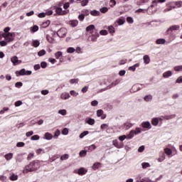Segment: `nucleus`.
I'll return each instance as SVG.
<instances>
[{
  "label": "nucleus",
  "mask_w": 182,
  "mask_h": 182,
  "mask_svg": "<svg viewBox=\"0 0 182 182\" xmlns=\"http://www.w3.org/2000/svg\"><path fill=\"white\" fill-rule=\"evenodd\" d=\"M41 167V164H39V161H33L29 164V165L26 166V167L23 170V173L26 174V173H29L31 171H36L38 168Z\"/></svg>",
  "instance_id": "obj_1"
},
{
  "label": "nucleus",
  "mask_w": 182,
  "mask_h": 182,
  "mask_svg": "<svg viewBox=\"0 0 182 182\" xmlns=\"http://www.w3.org/2000/svg\"><path fill=\"white\" fill-rule=\"evenodd\" d=\"M3 36L7 43L14 42V41H15V33H4Z\"/></svg>",
  "instance_id": "obj_2"
},
{
  "label": "nucleus",
  "mask_w": 182,
  "mask_h": 182,
  "mask_svg": "<svg viewBox=\"0 0 182 182\" xmlns=\"http://www.w3.org/2000/svg\"><path fill=\"white\" fill-rule=\"evenodd\" d=\"M56 33L59 38H64V36H66V33H68V30L65 28H61Z\"/></svg>",
  "instance_id": "obj_3"
},
{
  "label": "nucleus",
  "mask_w": 182,
  "mask_h": 182,
  "mask_svg": "<svg viewBox=\"0 0 182 182\" xmlns=\"http://www.w3.org/2000/svg\"><path fill=\"white\" fill-rule=\"evenodd\" d=\"M11 62L13 63L14 66H17V65L22 63V60H18L16 55L11 58Z\"/></svg>",
  "instance_id": "obj_4"
},
{
  "label": "nucleus",
  "mask_w": 182,
  "mask_h": 182,
  "mask_svg": "<svg viewBox=\"0 0 182 182\" xmlns=\"http://www.w3.org/2000/svg\"><path fill=\"white\" fill-rule=\"evenodd\" d=\"M86 31L90 32V33L92 35V33H95V32H97V30L95 27V25L91 24L86 28Z\"/></svg>",
  "instance_id": "obj_5"
},
{
  "label": "nucleus",
  "mask_w": 182,
  "mask_h": 182,
  "mask_svg": "<svg viewBox=\"0 0 182 182\" xmlns=\"http://www.w3.org/2000/svg\"><path fill=\"white\" fill-rule=\"evenodd\" d=\"M178 29H180L179 25H173L168 28L167 32L168 33H171L173 31H178Z\"/></svg>",
  "instance_id": "obj_6"
},
{
  "label": "nucleus",
  "mask_w": 182,
  "mask_h": 182,
  "mask_svg": "<svg viewBox=\"0 0 182 182\" xmlns=\"http://www.w3.org/2000/svg\"><path fill=\"white\" fill-rule=\"evenodd\" d=\"M100 35L97 31H95V33H92L91 34V41L92 42H96L97 41V38H99Z\"/></svg>",
  "instance_id": "obj_7"
},
{
  "label": "nucleus",
  "mask_w": 182,
  "mask_h": 182,
  "mask_svg": "<svg viewBox=\"0 0 182 182\" xmlns=\"http://www.w3.org/2000/svg\"><path fill=\"white\" fill-rule=\"evenodd\" d=\"M97 117H101L102 120H105V119H106V114H104L103 110L102 109H98L97 111Z\"/></svg>",
  "instance_id": "obj_8"
},
{
  "label": "nucleus",
  "mask_w": 182,
  "mask_h": 182,
  "mask_svg": "<svg viewBox=\"0 0 182 182\" xmlns=\"http://www.w3.org/2000/svg\"><path fill=\"white\" fill-rule=\"evenodd\" d=\"M55 12L58 15H66V14H68V11H63L60 7H57L55 9Z\"/></svg>",
  "instance_id": "obj_9"
},
{
  "label": "nucleus",
  "mask_w": 182,
  "mask_h": 182,
  "mask_svg": "<svg viewBox=\"0 0 182 182\" xmlns=\"http://www.w3.org/2000/svg\"><path fill=\"white\" fill-rule=\"evenodd\" d=\"M136 131L134 130H131L129 133V134L127 135V140H130L132 139H133L134 137V136H136Z\"/></svg>",
  "instance_id": "obj_10"
},
{
  "label": "nucleus",
  "mask_w": 182,
  "mask_h": 182,
  "mask_svg": "<svg viewBox=\"0 0 182 182\" xmlns=\"http://www.w3.org/2000/svg\"><path fill=\"white\" fill-rule=\"evenodd\" d=\"M132 89L134 90V92H137L139 90H141L143 89V85L141 84H136L132 87Z\"/></svg>",
  "instance_id": "obj_11"
},
{
  "label": "nucleus",
  "mask_w": 182,
  "mask_h": 182,
  "mask_svg": "<svg viewBox=\"0 0 182 182\" xmlns=\"http://www.w3.org/2000/svg\"><path fill=\"white\" fill-rule=\"evenodd\" d=\"M26 70H25V68H23L20 71H16V76H25L26 75Z\"/></svg>",
  "instance_id": "obj_12"
},
{
  "label": "nucleus",
  "mask_w": 182,
  "mask_h": 182,
  "mask_svg": "<svg viewBox=\"0 0 182 182\" xmlns=\"http://www.w3.org/2000/svg\"><path fill=\"white\" fill-rule=\"evenodd\" d=\"M141 126L144 127V129H151V124H150V122H142Z\"/></svg>",
  "instance_id": "obj_13"
},
{
  "label": "nucleus",
  "mask_w": 182,
  "mask_h": 182,
  "mask_svg": "<svg viewBox=\"0 0 182 182\" xmlns=\"http://www.w3.org/2000/svg\"><path fill=\"white\" fill-rule=\"evenodd\" d=\"M4 159L7 161H9V160H12L14 159V154L13 153H9L4 155Z\"/></svg>",
  "instance_id": "obj_14"
},
{
  "label": "nucleus",
  "mask_w": 182,
  "mask_h": 182,
  "mask_svg": "<svg viewBox=\"0 0 182 182\" xmlns=\"http://www.w3.org/2000/svg\"><path fill=\"white\" fill-rule=\"evenodd\" d=\"M69 97H70V95H69V93L68 92H63L61 94L60 98L63 100H66L68 99H69Z\"/></svg>",
  "instance_id": "obj_15"
},
{
  "label": "nucleus",
  "mask_w": 182,
  "mask_h": 182,
  "mask_svg": "<svg viewBox=\"0 0 182 182\" xmlns=\"http://www.w3.org/2000/svg\"><path fill=\"white\" fill-rule=\"evenodd\" d=\"M112 144H113V146H114V147H117V149H122L123 147V145L119 144L117 139L113 140Z\"/></svg>",
  "instance_id": "obj_16"
},
{
  "label": "nucleus",
  "mask_w": 182,
  "mask_h": 182,
  "mask_svg": "<svg viewBox=\"0 0 182 182\" xmlns=\"http://www.w3.org/2000/svg\"><path fill=\"white\" fill-rule=\"evenodd\" d=\"M78 24H79V21L77 20L70 21V26H73V28H75V26H77Z\"/></svg>",
  "instance_id": "obj_17"
},
{
  "label": "nucleus",
  "mask_w": 182,
  "mask_h": 182,
  "mask_svg": "<svg viewBox=\"0 0 182 182\" xmlns=\"http://www.w3.org/2000/svg\"><path fill=\"white\" fill-rule=\"evenodd\" d=\"M85 122H86V123H87L90 126H93V124H95V119H92V118L86 119Z\"/></svg>",
  "instance_id": "obj_18"
},
{
  "label": "nucleus",
  "mask_w": 182,
  "mask_h": 182,
  "mask_svg": "<svg viewBox=\"0 0 182 182\" xmlns=\"http://www.w3.org/2000/svg\"><path fill=\"white\" fill-rule=\"evenodd\" d=\"M172 75H173V72H171V70H168L164 73L163 77L165 78H168V77H170V76H172Z\"/></svg>",
  "instance_id": "obj_19"
},
{
  "label": "nucleus",
  "mask_w": 182,
  "mask_h": 182,
  "mask_svg": "<svg viewBox=\"0 0 182 182\" xmlns=\"http://www.w3.org/2000/svg\"><path fill=\"white\" fill-rule=\"evenodd\" d=\"M85 173H87V171L84 168H80L77 171V174H79V176H83Z\"/></svg>",
  "instance_id": "obj_20"
},
{
  "label": "nucleus",
  "mask_w": 182,
  "mask_h": 182,
  "mask_svg": "<svg viewBox=\"0 0 182 182\" xmlns=\"http://www.w3.org/2000/svg\"><path fill=\"white\" fill-rule=\"evenodd\" d=\"M53 138V136L52 135V134H50L49 132H46L45 134V139L46 140H52Z\"/></svg>",
  "instance_id": "obj_21"
},
{
  "label": "nucleus",
  "mask_w": 182,
  "mask_h": 182,
  "mask_svg": "<svg viewBox=\"0 0 182 182\" xmlns=\"http://www.w3.org/2000/svg\"><path fill=\"white\" fill-rule=\"evenodd\" d=\"M162 117L163 119H165V120H171V119H174V117H176V114L165 115Z\"/></svg>",
  "instance_id": "obj_22"
},
{
  "label": "nucleus",
  "mask_w": 182,
  "mask_h": 182,
  "mask_svg": "<svg viewBox=\"0 0 182 182\" xmlns=\"http://www.w3.org/2000/svg\"><path fill=\"white\" fill-rule=\"evenodd\" d=\"M156 43L157 45H164V43H166V39L159 38V39L156 40Z\"/></svg>",
  "instance_id": "obj_23"
},
{
  "label": "nucleus",
  "mask_w": 182,
  "mask_h": 182,
  "mask_svg": "<svg viewBox=\"0 0 182 182\" xmlns=\"http://www.w3.org/2000/svg\"><path fill=\"white\" fill-rule=\"evenodd\" d=\"M143 59H144V63H146V65H149V63H150V57H149L148 55H144Z\"/></svg>",
  "instance_id": "obj_24"
},
{
  "label": "nucleus",
  "mask_w": 182,
  "mask_h": 182,
  "mask_svg": "<svg viewBox=\"0 0 182 182\" xmlns=\"http://www.w3.org/2000/svg\"><path fill=\"white\" fill-rule=\"evenodd\" d=\"M90 14L92 16H99V15H100V12L99 11L97 10H92L90 11Z\"/></svg>",
  "instance_id": "obj_25"
},
{
  "label": "nucleus",
  "mask_w": 182,
  "mask_h": 182,
  "mask_svg": "<svg viewBox=\"0 0 182 182\" xmlns=\"http://www.w3.org/2000/svg\"><path fill=\"white\" fill-rule=\"evenodd\" d=\"M145 102H151L153 100V95H149L144 97Z\"/></svg>",
  "instance_id": "obj_26"
},
{
  "label": "nucleus",
  "mask_w": 182,
  "mask_h": 182,
  "mask_svg": "<svg viewBox=\"0 0 182 182\" xmlns=\"http://www.w3.org/2000/svg\"><path fill=\"white\" fill-rule=\"evenodd\" d=\"M164 160H166V154L164 152H162V155H161V156L158 159V161L161 163V161H164Z\"/></svg>",
  "instance_id": "obj_27"
},
{
  "label": "nucleus",
  "mask_w": 182,
  "mask_h": 182,
  "mask_svg": "<svg viewBox=\"0 0 182 182\" xmlns=\"http://www.w3.org/2000/svg\"><path fill=\"white\" fill-rule=\"evenodd\" d=\"M132 127H133V124L132 123L127 122L124 124V129H126V130H129V129H130Z\"/></svg>",
  "instance_id": "obj_28"
},
{
  "label": "nucleus",
  "mask_w": 182,
  "mask_h": 182,
  "mask_svg": "<svg viewBox=\"0 0 182 182\" xmlns=\"http://www.w3.org/2000/svg\"><path fill=\"white\" fill-rule=\"evenodd\" d=\"M39 27L38 26H34L30 28L31 32L33 33H35V32H37L38 31Z\"/></svg>",
  "instance_id": "obj_29"
},
{
  "label": "nucleus",
  "mask_w": 182,
  "mask_h": 182,
  "mask_svg": "<svg viewBox=\"0 0 182 182\" xmlns=\"http://www.w3.org/2000/svg\"><path fill=\"white\" fill-rule=\"evenodd\" d=\"M164 151L167 156H171V154H173V151H171L169 148H166Z\"/></svg>",
  "instance_id": "obj_30"
},
{
  "label": "nucleus",
  "mask_w": 182,
  "mask_h": 182,
  "mask_svg": "<svg viewBox=\"0 0 182 182\" xmlns=\"http://www.w3.org/2000/svg\"><path fill=\"white\" fill-rule=\"evenodd\" d=\"M41 45V43L38 40H34L33 41V46L34 48H38Z\"/></svg>",
  "instance_id": "obj_31"
},
{
  "label": "nucleus",
  "mask_w": 182,
  "mask_h": 182,
  "mask_svg": "<svg viewBox=\"0 0 182 182\" xmlns=\"http://www.w3.org/2000/svg\"><path fill=\"white\" fill-rule=\"evenodd\" d=\"M10 180L11 181H16V180H18V175H15V173H13L11 176H10Z\"/></svg>",
  "instance_id": "obj_32"
},
{
  "label": "nucleus",
  "mask_w": 182,
  "mask_h": 182,
  "mask_svg": "<svg viewBox=\"0 0 182 182\" xmlns=\"http://www.w3.org/2000/svg\"><path fill=\"white\" fill-rule=\"evenodd\" d=\"M49 25H50V21H47L44 23H42L41 26L42 28H48V26H49Z\"/></svg>",
  "instance_id": "obj_33"
},
{
  "label": "nucleus",
  "mask_w": 182,
  "mask_h": 182,
  "mask_svg": "<svg viewBox=\"0 0 182 182\" xmlns=\"http://www.w3.org/2000/svg\"><path fill=\"white\" fill-rule=\"evenodd\" d=\"M141 167H142V168H147L150 167V164L149 162H143L141 164Z\"/></svg>",
  "instance_id": "obj_34"
},
{
  "label": "nucleus",
  "mask_w": 182,
  "mask_h": 182,
  "mask_svg": "<svg viewBox=\"0 0 182 182\" xmlns=\"http://www.w3.org/2000/svg\"><path fill=\"white\" fill-rule=\"evenodd\" d=\"M58 113V114H61V116H66L67 112L66 109H60Z\"/></svg>",
  "instance_id": "obj_35"
},
{
  "label": "nucleus",
  "mask_w": 182,
  "mask_h": 182,
  "mask_svg": "<svg viewBox=\"0 0 182 182\" xmlns=\"http://www.w3.org/2000/svg\"><path fill=\"white\" fill-rule=\"evenodd\" d=\"M87 134H89V131H84L80 134V139H83L85 136H87Z\"/></svg>",
  "instance_id": "obj_36"
},
{
  "label": "nucleus",
  "mask_w": 182,
  "mask_h": 182,
  "mask_svg": "<svg viewBox=\"0 0 182 182\" xmlns=\"http://www.w3.org/2000/svg\"><path fill=\"white\" fill-rule=\"evenodd\" d=\"M68 159H69V154H65L61 156V157H60V160L62 161H64V160H68Z\"/></svg>",
  "instance_id": "obj_37"
},
{
  "label": "nucleus",
  "mask_w": 182,
  "mask_h": 182,
  "mask_svg": "<svg viewBox=\"0 0 182 182\" xmlns=\"http://www.w3.org/2000/svg\"><path fill=\"white\" fill-rule=\"evenodd\" d=\"M86 154H87V151H86V150L80 151V157H85V156H86Z\"/></svg>",
  "instance_id": "obj_38"
},
{
  "label": "nucleus",
  "mask_w": 182,
  "mask_h": 182,
  "mask_svg": "<svg viewBox=\"0 0 182 182\" xmlns=\"http://www.w3.org/2000/svg\"><path fill=\"white\" fill-rule=\"evenodd\" d=\"M152 124L153 126H157L159 124V119L157 118H154L152 119Z\"/></svg>",
  "instance_id": "obj_39"
},
{
  "label": "nucleus",
  "mask_w": 182,
  "mask_h": 182,
  "mask_svg": "<svg viewBox=\"0 0 182 182\" xmlns=\"http://www.w3.org/2000/svg\"><path fill=\"white\" fill-rule=\"evenodd\" d=\"M174 70L176 72H182V65H178L174 67Z\"/></svg>",
  "instance_id": "obj_40"
},
{
  "label": "nucleus",
  "mask_w": 182,
  "mask_h": 182,
  "mask_svg": "<svg viewBox=\"0 0 182 182\" xmlns=\"http://www.w3.org/2000/svg\"><path fill=\"white\" fill-rule=\"evenodd\" d=\"M107 29L109 33H114V28L112 26H108Z\"/></svg>",
  "instance_id": "obj_41"
},
{
  "label": "nucleus",
  "mask_w": 182,
  "mask_h": 182,
  "mask_svg": "<svg viewBox=\"0 0 182 182\" xmlns=\"http://www.w3.org/2000/svg\"><path fill=\"white\" fill-rule=\"evenodd\" d=\"M62 55H63V53L61 51H58L55 54V59H59L60 58V56H62Z\"/></svg>",
  "instance_id": "obj_42"
},
{
  "label": "nucleus",
  "mask_w": 182,
  "mask_h": 182,
  "mask_svg": "<svg viewBox=\"0 0 182 182\" xmlns=\"http://www.w3.org/2000/svg\"><path fill=\"white\" fill-rule=\"evenodd\" d=\"M76 50L73 47H70L68 48L67 52L68 53H73Z\"/></svg>",
  "instance_id": "obj_43"
},
{
  "label": "nucleus",
  "mask_w": 182,
  "mask_h": 182,
  "mask_svg": "<svg viewBox=\"0 0 182 182\" xmlns=\"http://www.w3.org/2000/svg\"><path fill=\"white\" fill-rule=\"evenodd\" d=\"M126 139H127V136L126 135H122L118 137V139L119 140V141H124V140H126Z\"/></svg>",
  "instance_id": "obj_44"
},
{
  "label": "nucleus",
  "mask_w": 182,
  "mask_h": 182,
  "mask_svg": "<svg viewBox=\"0 0 182 182\" xmlns=\"http://www.w3.org/2000/svg\"><path fill=\"white\" fill-rule=\"evenodd\" d=\"M100 11L102 14H106V12L109 11V9H107V7H102L100 9Z\"/></svg>",
  "instance_id": "obj_45"
},
{
  "label": "nucleus",
  "mask_w": 182,
  "mask_h": 182,
  "mask_svg": "<svg viewBox=\"0 0 182 182\" xmlns=\"http://www.w3.org/2000/svg\"><path fill=\"white\" fill-rule=\"evenodd\" d=\"M69 134V129L68 128H64L62 131V134H64V136H66Z\"/></svg>",
  "instance_id": "obj_46"
},
{
  "label": "nucleus",
  "mask_w": 182,
  "mask_h": 182,
  "mask_svg": "<svg viewBox=\"0 0 182 182\" xmlns=\"http://www.w3.org/2000/svg\"><path fill=\"white\" fill-rule=\"evenodd\" d=\"M99 167H100V163H95L94 164V165L92 166V168L94 170H96L97 168H99Z\"/></svg>",
  "instance_id": "obj_47"
},
{
  "label": "nucleus",
  "mask_w": 182,
  "mask_h": 182,
  "mask_svg": "<svg viewBox=\"0 0 182 182\" xmlns=\"http://www.w3.org/2000/svg\"><path fill=\"white\" fill-rule=\"evenodd\" d=\"M46 54V51L45 50H41L38 53V56H43Z\"/></svg>",
  "instance_id": "obj_48"
},
{
  "label": "nucleus",
  "mask_w": 182,
  "mask_h": 182,
  "mask_svg": "<svg viewBox=\"0 0 182 182\" xmlns=\"http://www.w3.org/2000/svg\"><path fill=\"white\" fill-rule=\"evenodd\" d=\"M46 39L49 43H53V39L49 35L46 36Z\"/></svg>",
  "instance_id": "obj_49"
},
{
  "label": "nucleus",
  "mask_w": 182,
  "mask_h": 182,
  "mask_svg": "<svg viewBox=\"0 0 182 182\" xmlns=\"http://www.w3.org/2000/svg\"><path fill=\"white\" fill-rule=\"evenodd\" d=\"M87 4H89V0H82L81 1V5L82 6H86V5H87Z\"/></svg>",
  "instance_id": "obj_50"
},
{
  "label": "nucleus",
  "mask_w": 182,
  "mask_h": 182,
  "mask_svg": "<svg viewBox=\"0 0 182 182\" xmlns=\"http://www.w3.org/2000/svg\"><path fill=\"white\" fill-rule=\"evenodd\" d=\"M71 96H74V97H76L79 95V93L76 92L75 90H71L70 92Z\"/></svg>",
  "instance_id": "obj_51"
},
{
  "label": "nucleus",
  "mask_w": 182,
  "mask_h": 182,
  "mask_svg": "<svg viewBox=\"0 0 182 182\" xmlns=\"http://www.w3.org/2000/svg\"><path fill=\"white\" fill-rule=\"evenodd\" d=\"M175 5L177 6V8H181L182 6V1H175Z\"/></svg>",
  "instance_id": "obj_52"
},
{
  "label": "nucleus",
  "mask_w": 182,
  "mask_h": 182,
  "mask_svg": "<svg viewBox=\"0 0 182 182\" xmlns=\"http://www.w3.org/2000/svg\"><path fill=\"white\" fill-rule=\"evenodd\" d=\"M135 132V135L136 134H140V133H141V128H136V129L134 130Z\"/></svg>",
  "instance_id": "obj_53"
},
{
  "label": "nucleus",
  "mask_w": 182,
  "mask_h": 182,
  "mask_svg": "<svg viewBox=\"0 0 182 182\" xmlns=\"http://www.w3.org/2000/svg\"><path fill=\"white\" fill-rule=\"evenodd\" d=\"M7 45H8V42H6V40L0 41L1 46H6Z\"/></svg>",
  "instance_id": "obj_54"
},
{
  "label": "nucleus",
  "mask_w": 182,
  "mask_h": 182,
  "mask_svg": "<svg viewBox=\"0 0 182 182\" xmlns=\"http://www.w3.org/2000/svg\"><path fill=\"white\" fill-rule=\"evenodd\" d=\"M109 5L112 8L116 5V0H110Z\"/></svg>",
  "instance_id": "obj_55"
},
{
  "label": "nucleus",
  "mask_w": 182,
  "mask_h": 182,
  "mask_svg": "<svg viewBox=\"0 0 182 182\" xmlns=\"http://www.w3.org/2000/svg\"><path fill=\"white\" fill-rule=\"evenodd\" d=\"M39 135H33L31 136V140H39Z\"/></svg>",
  "instance_id": "obj_56"
},
{
  "label": "nucleus",
  "mask_w": 182,
  "mask_h": 182,
  "mask_svg": "<svg viewBox=\"0 0 182 182\" xmlns=\"http://www.w3.org/2000/svg\"><path fill=\"white\" fill-rule=\"evenodd\" d=\"M41 94H43L44 96H46V95H49V90H41Z\"/></svg>",
  "instance_id": "obj_57"
},
{
  "label": "nucleus",
  "mask_w": 182,
  "mask_h": 182,
  "mask_svg": "<svg viewBox=\"0 0 182 182\" xmlns=\"http://www.w3.org/2000/svg\"><path fill=\"white\" fill-rule=\"evenodd\" d=\"M47 66H48V64L46 63V62H41V67L43 69H45Z\"/></svg>",
  "instance_id": "obj_58"
},
{
  "label": "nucleus",
  "mask_w": 182,
  "mask_h": 182,
  "mask_svg": "<svg viewBox=\"0 0 182 182\" xmlns=\"http://www.w3.org/2000/svg\"><path fill=\"white\" fill-rule=\"evenodd\" d=\"M127 21L128 23H133V22H134L133 18H132V17H127Z\"/></svg>",
  "instance_id": "obj_59"
},
{
  "label": "nucleus",
  "mask_w": 182,
  "mask_h": 182,
  "mask_svg": "<svg viewBox=\"0 0 182 182\" xmlns=\"http://www.w3.org/2000/svg\"><path fill=\"white\" fill-rule=\"evenodd\" d=\"M23 146H25V143H23V142H18L16 144L17 147H23Z\"/></svg>",
  "instance_id": "obj_60"
},
{
  "label": "nucleus",
  "mask_w": 182,
  "mask_h": 182,
  "mask_svg": "<svg viewBox=\"0 0 182 182\" xmlns=\"http://www.w3.org/2000/svg\"><path fill=\"white\" fill-rule=\"evenodd\" d=\"M78 19H80L81 21L85 20V14H80L78 16Z\"/></svg>",
  "instance_id": "obj_61"
},
{
  "label": "nucleus",
  "mask_w": 182,
  "mask_h": 182,
  "mask_svg": "<svg viewBox=\"0 0 182 182\" xmlns=\"http://www.w3.org/2000/svg\"><path fill=\"white\" fill-rule=\"evenodd\" d=\"M100 34L103 35V36L107 35V31H106V30H101L100 31Z\"/></svg>",
  "instance_id": "obj_62"
},
{
  "label": "nucleus",
  "mask_w": 182,
  "mask_h": 182,
  "mask_svg": "<svg viewBox=\"0 0 182 182\" xmlns=\"http://www.w3.org/2000/svg\"><path fill=\"white\" fill-rule=\"evenodd\" d=\"M124 23V19L119 18L118 20V25H123Z\"/></svg>",
  "instance_id": "obj_63"
},
{
  "label": "nucleus",
  "mask_w": 182,
  "mask_h": 182,
  "mask_svg": "<svg viewBox=\"0 0 182 182\" xmlns=\"http://www.w3.org/2000/svg\"><path fill=\"white\" fill-rule=\"evenodd\" d=\"M176 83H182V76L178 77L176 79Z\"/></svg>",
  "instance_id": "obj_64"
}]
</instances>
